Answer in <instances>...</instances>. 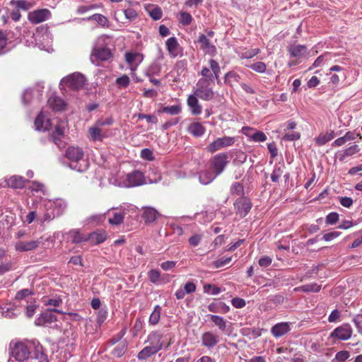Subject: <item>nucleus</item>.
<instances>
[{
    "label": "nucleus",
    "instance_id": "nucleus-1",
    "mask_svg": "<svg viewBox=\"0 0 362 362\" xmlns=\"http://www.w3.org/2000/svg\"><path fill=\"white\" fill-rule=\"evenodd\" d=\"M209 68L203 66L200 75V78L197 84L194 93L201 100L209 101L214 98L215 92L209 86L214 83V80L220 81L219 75L221 74V67L219 64L214 59L209 60Z\"/></svg>",
    "mask_w": 362,
    "mask_h": 362
},
{
    "label": "nucleus",
    "instance_id": "nucleus-2",
    "mask_svg": "<svg viewBox=\"0 0 362 362\" xmlns=\"http://www.w3.org/2000/svg\"><path fill=\"white\" fill-rule=\"evenodd\" d=\"M110 40L111 37L107 35H101L97 38L90 54L93 62H105L113 57L112 50L107 47Z\"/></svg>",
    "mask_w": 362,
    "mask_h": 362
},
{
    "label": "nucleus",
    "instance_id": "nucleus-3",
    "mask_svg": "<svg viewBox=\"0 0 362 362\" xmlns=\"http://www.w3.org/2000/svg\"><path fill=\"white\" fill-rule=\"evenodd\" d=\"M31 345L28 342L16 341L10 344L11 354L18 361H24L30 354Z\"/></svg>",
    "mask_w": 362,
    "mask_h": 362
},
{
    "label": "nucleus",
    "instance_id": "nucleus-4",
    "mask_svg": "<svg viewBox=\"0 0 362 362\" xmlns=\"http://www.w3.org/2000/svg\"><path fill=\"white\" fill-rule=\"evenodd\" d=\"M353 334V329L348 323H344L336 327L329 334L328 340L334 344L337 340L346 341L349 339Z\"/></svg>",
    "mask_w": 362,
    "mask_h": 362
},
{
    "label": "nucleus",
    "instance_id": "nucleus-5",
    "mask_svg": "<svg viewBox=\"0 0 362 362\" xmlns=\"http://www.w3.org/2000/svg\"><path fill=\"white\" fill-rule=\"evenodd\" d=\"M235 142V138L233 136H223L217 138L213 142L210 143L206 147V150L209 153H214L223 148L233 146Z\"/></svg>",
    "mask_w": 362,
    "mask_h": 362
},
{
    "label": "nucleus",
    "instance_id": "nucleus-6",
    "mask_svg": "<svg viewBox=\"0 0 362 362\" xmlns=\"http://www.w3.org/2000/svg\"><path fill=\"white\" fill-rule=\"evenodd\" d=\"M54 313H62L61 310L57 309L46 310L35 319V325L37 326L50 327L53 322L57 320Z\"/></svg>",
    "mask_w": 362,
    "mask_h": 362
},
{
    "label": "nucleus",
    "instance_id": "nucleus-7",
    "mask_svg": "<svg viewBox=\"0 0 362 362\" xmlns=\"http://www.w3.org/2000/svg\"><path fill=\"white\" fill-rule=\"evenodd\" d=\"M10 5L14 7V8L11 11L10 16L15 22L18 21L21 18L20 10L26 11L33 6L31 3L25 0H11L10 1Z\"/></svg>",
    "mask_w": 362,
    "mask_h": 362
},
{
    "label": "nucleus",
    "instance_id": "nucleus-8",
    "mask_svg": "<svg viewBox=\"0 0 362 362\" xmlns=\"http://www.w3.org/2000/svg\"><path fill=\"white\" fill-rule=\"evenodd\" d=\"M228 156L225 153L216 154L211 160V167L216 175L221 174L228 163Z\"/></svg>",
    "mask_w": 362,
    "mask_h": 362
},
{
    "label": "nucleus",
    "instance_id": "nucleus-9",
    "mask_svg": "<svg viewBox=\"0 0 362 362\" xmlns=\"http://www.w3.org/2000/svg\"><path fill=\"white\" fill-rule=\"evenodd\" d=\"M252 203L246 197L242 196L234 202V206L236 210V214L240 218H244L250 212L252 208Z\"/></svg>",
    "mask_w": 362,
    "mask_h": 362
},
{
    "label": "nucleus",
    "instance_id": "nucleus-10",
    "mask_svg": "<svg viewBox=\"0 0 362 362\" xmlns=\"http://www.w3.org/2000/svg\"><path fill=\"white\" fill-rule=\"evenodd\" d=\"M42 241L40 240H32L29 241L18 240L15 243L14 247L15 250L19 252H30L39 247Z\"/></svg>",
    "mask_w": 362,
    "mask_h": 362
},
{
    "label": "nucleus",
    "instance_id": "nucleus-11",
    "mask_svg": "<svg viewBox=\"0 0 362 362\" xmlns=\"http://www.w3.org/2000/svg\"><path fill=\"white\" fill-rule=\"evenodd\" d=\"M50 16V11L47 8H43L29 13L28 18L33 24H38L47 20Z\"/></svg>",
    "mask_w": 362,
    "mask_h": 362
},
{
    "label": "nucleus",
    "instance_id": "nucleus-12",
    "mask_svg": "<svg viewBox=\"0 0 362 362\" xmlns=\"http://www.w3.org/2000/svg\"><path fill=\"white\" fill-rule=\"evenodd\" d=\"M64 83L71 89H79L85 84V77L81 74H73L64 79Z\"/></svg>",
    "mask_w": 362,
    "mask_h": 362
},
{
    "label": "nucleus",
    "instance_id": "nucleus-13",
    "mask_svg": "<svg viewBox=\"0 0 362 362\" xmlns=\"http://www.w3.org/2000/svg\"><path fill=\"white\" fill-rule=\"evenodd\" d=\"M166 49L172 58H175L182 54V48L179 45L175 37L168 38L165 42Z\"/></svg>",
    "mask_w": 362,
    "mask_h": 362
},
{
    "label": "nucleus",
    "instance_id": "nucleus-14",
    "mask_svg": "<svg viewBox=\"0 0 362 362\" xmlns=\"http://www.w3.org/2000/svg\"><path fill=\"white\" fill-rule=\"evenodd\" d=\"M198 42L200 44L201 49L211 57H214L216 54V48L212 45L206 36L204 34H201L198 38Z\"/></svg>",
    "mask_w": 362,
    "mask_h": 362
},
{
    "label": "nucleus",
    "instance_id": "nucleus-15",
    "mask_svg": "<svg viewBox=\"0 0 362 362\" xmlns=\"http://www.w3.org/2000/svg\"><path fill=\"white\" fill-rule=\"evenodd\" d=\"M65 156L71 161L77 163L83 160L84 153L81 148L71 146L66 149Z\"/></svg>",
    "mask_w": 362,
    "mask_h": 362
},
{
    "label": "nucleus",
    "instance_id": "nucleus-16",
    "mask_svg": "<svg viewBox=\"0 0 362 362\" xmlns=\"http://www.w3.org/2000/svg\"><path fill=\"white\" fill-rule=\"evenodd\" d=\"M218 336L214 332L211 331L206 332L202 335V344L204 346L210 349L218 343Z\"/></svg>",
    "mask_w": 362,
    "mask_h": 362
},
{
    "label": "nucleus",
    "instance_id": "nucleus-17",
    "mask_svg": "<svg viewBox=\"0 0 362 362\" xmlns=\"http://www.w3.org/2000/svg\"><path fill=\"white\" fill-rule=\"evenodd\" d=\"M88 134L90 139L93 141H103V139L107 136L106 132H104L96 122L88 128Z\"/></svg>",
    "mask_w": 362,
    "mask_h": 362
},
{
    "label": "nucleus",
    "instance_id": "nucleus-18",
    "mask_svg": "<svg viewBox=\"0 0 362 362\" xmlns=\"http://www.w3.org/2000/svg\"><path fill=\"white\" fill-rule=\"evenodd\" d=\"M187 104L189 107L192 115H199L202 113V106L198 100V97L194 93L188 96Z\"/></svg>",
    "mask_w": 362,
    "mask_h": 362
},
{
    "label": "nucleus",
    "instance_id": "nucleus-19",
    "mask_svg": "<svg viewBox=\"0 0 362 362\" xmlns=\"http://www.w3.org/2000/svg\"><path fill=\"white\" fill-rule=\"evenodd\" d=\"M291 330L288 322H279L272 327L271 333L275 338H279L285 335Z\"/></svg>",
    "mask_w": 362,
    "mask_h": 362
},
{
    "label": "nucleus",
    "instance_id": "nucleus-20",
    "mask_svg": "<svg viewBox=\"0 0 362 362\" xmlns=\"http://www.w3.org/2000/svg\"><path fill=\"white\" fill-rule=\"evenodd\" d=\"M127 181L129 187H136L144 184V177L142 173L135 170L127 175Z\"/></svg>",
    "mask_w": 362,
    "mask_h": 362
},
{
    "label": "nucleus",
    "instance_id": "nucleus-21",
    "mask_svg": "<svg viewBox=\"0 0 362 362\" xmlns=\"http://www.w3.org/2000/svg\"><path fill=\"white\" fill-rule=\"evenodd\" d=\"M163 338V334L158 331L151 332L148 336L147 341L149 343V345L153 346L154 348H157V350L159 351L162 349L163 344L161 341Z\"/></svg>",
    "mask_w": 362,
    "mask_h": 362
},
{
    "label": "nucleus",
    "instance_id": "nucleus-22",
    "mask_svg": "<svg viewBox=\"0 0 362 362\" xmlns=\"http://www.w3.org/2000/svg\"><path fill=\"white\" fill-rule=\"evenodd\" d=\"M290 55L296 58H302L308 55V48L305 45H293L288 48Z\"/></svg>",
    "mask_w": 362,
    "mask_h": 362
},
{
    "label": "nucleus",
    "instance_id": "nucleus-23",
    "mask_svg": "<svg viewBox=\"0 0 362 362\" xmlns=\"http://www.w3.org/2000/svg\"><path fill=\"white\" fill-rule=\"evenodd\" d=\"M27 180L20 175H13L6 180L7 186L14 189L23 188Z\"/></svg>",
    "mask_w": 362,
    "mask_h": 362
},
{
    "label": "nucleus",
    "instance_id": "nucleus-24",
    "mask_svg": "<svg viewBox=\"0 0 362 362\" xmlns=\"http://www.w3.org/2000/svg\"><path fill=\"white\" fill-rule=\"evenodd\" d=\"M206 129L200 122L191 123L187 127V132L194 137H200L205 133Z\"/></svg>",
    "mask_w": 362,
    "mask_h": 362
},
{
    "label": "nucleus",
    "instance_id": "nucleus-25",
    "mask_svg": "<svg viewBox=\"0 0 362 362\" xmlns=\"http://www.w3.org/2000/svg\"><path fill=\"white\" fill-rule=\"evenodd\" d=\"M159 216L158 212L152 207H144L142 218L146 223H152L156 220Z\"/></svg>",
    "mask_w": 362,
    "mask_h": 362
},
{
    "label": "nucleus",
    "instance_id": "nucleus-26",
    "mask_svg": "<svg viewBox=\"0 0 362 362\" xmlns=\"http://www.w3.org/2000/svg\"><path fill=\"white\" fill-rule=\"evenodd\" d=\"M88 241H90L93 244L97 245L103 243L107 239L105 231H95L87 235Z\"/></svg>",
    "mask_w": 362,
    "mask_h": 362
},
{
    "label": "nucleus",
    "instance_id": "nucleus-27",
    "mask_svg": "<svg viewBox=\"0 0 362 362\" xmlns=\"http://www.w3.org/2000/svg\"><path fill=\"white\" fill-rule=\"evenodd\" d=\"M145 9L154 21H158L163 16L162 9L158 5L148 4L145 6Z\"/></svg>",
    "mask_w": 362,
    "mask_h": 362
},
{
    "label": "nucleus",
    "instance_id": "nucleus-28",
    "mask_svg": "<svg viewBox=\"0 0 362 362\" xmlns=\"http://www.w3.org/2000/svg\"><path fill=\"white\" fill-rule=\"evenodd\" d=\"M46 116L42 112H40L35 120V126L37 130H47L50 127V120L47 119L45 123Z\"/></svg>",
    "mask_w": 362,
    "mask_h": 362
},
{
    "label": "nucleus",
    "instance_id": "nucleus-29",
    "mask_svg": "<svg viewBox=\"0 0 362 362\" xmlns=\"http://www.w3.org/2000/svg\"><path fill=\"white\" fill-rule=\"evenodd\" d=\"M47 103L54 111H62L65 107L64 101L61 98L54 95L49 97Z\"/></svg>",
    "mask_w": 362,
    "mask_h": 362
},
{
    "label": "nucleus",
    "instance_id": "nucleus-30",
    "mask_svg": "<svg viewBox=\"0 0 362 362\" xmlns=\"http://www.w3.org/2000/svg\"><path fill=\"white\" fill-rule=\"evenodd\" d=\"M208 310L212 313H226L229 311V306L221 301L213 302L208 305Z\"/></svg>",
    "mask_w": 362,
    "mask_h": 362
},
{
    "label": "nucleus",
    "instance_id": "nucleus-31",
    "mask_svg": "<svg viewBox=\"0 0 362 362\" xmlns=\"http://www.w3.org/2000/svg\"><path fill=\"white\" fill-rule=\"evenodd\" d=\"M30 359L33 362H48L47 356L43 351L42 346L35 347L33 355L30 356Z\"/></svg>",
    "mask_w": 362,
    "mask_h": 362
},
{
    "label": "nucleus",
    "instance_id": "nucleus-32",
    "mask_svg": "<svg viewBox=\"0 0 362 362\" xmlns=\"http://www.w3.org/2000/svg\"><path fill=\"white\" fill-rule=\"evenodd\" d=\"M322 286L316 283L307 284L294 288L296 291H302L305 293H317L321 290Z\"/></svg>",
    "mask_w": 362,
    "mask_h": 362
},
{
    "label": "nucleus",
    "instance_id": "nucleus-33",
    "mask_svg": "<svg viewBox=\"0 0 362 362\" xmlns=\"http://www.w3.org/2000/svg\"><path fill=\"white\" fill-rule=\"evenodd\" d=\"M158 352L157 348L148 345L139 352L137 357L139 360H146Z\"/></svg>",
    "mask_w": 362,
    "mask_h": 362
},
{
    "label": "nucleus",
    "instance_id": "nucleus-34",
    "mask_svg": "<svg viewBox=\"0 0 362 362\" xmlns=\"http://www.w3.org/2000/svg\"><path fill=\"white\" fill-rule=\"evenodd\" d=\"M216 173H214V171L213 172L209 170H205L202 171L199 174V181L203 185H208L210 182H211L216 177Z\"/></svg>",
    "mask_w": 362,
    "mask_h": 362
},
{
    "label": "nucleus",
    "instance_id": "nucleus-35",
    "mask_svg": "<svg viewBox=\"0 0 362 362\" xmlns=\"http://www.w3.org/2000/svg\"><path fill=\"white\" fill-rule=\"evenodd\" d=\"M335 136L334 132L332 131L329 133L320 134L316 139L315 143L317 146H323L328 141L333 139Z\"/></svg>",
    "mask_w": 362,
    "mask_h": 362
},
{
    "label": "nucleus",
    "instance_id": "nucleus-36",
    "mask_svg": "<svg viewBox=\"0 0 362 362\" xmlns=\"http://www.w3.org/2000/svg\"><path fill=\"white\" fill-rule=\"evenodd\" d=\"M209 317L211 321L214 324V325L217 326L220 330L224 331L226 329V321L223 317L215 315H210Z\"/></svg>",
    "mask_w": 362,
    "mask_h": 362
},
{
    "label": "nucleus",
    "instance_id": "nucleus-37",
    "mask_svg": "<svg viewBox=\"0 0 362 362\" xmlns=\"http://www.w3.org/2000/svg\"><path fill=\"white\" fill-rule=\"evenodd\" d=\"M73 243H80L81 242H88L87 235H83L79 230H71L69 233Z\"/></svg>",
    "mask_w": 362,
    "mask_h": 362
},
{
    "label": "nucleus",
    "instance_id": "nucleus-38",
    "mask_svg": "<svg viewBox=\"0 0 362 362\" xmlns=\"http://www.w3.org/2000/svg\"><path fill=\"white\" fill-rule=\"evenodd\" d=\"M139 57L138 53L134 52H127L125 54V60L127 63L130 66L131 70L134 71L136 69L137 64H135L136 59Z\"/></svg>",
    "mask_w": 362,
    "mask_h": 362
},
{
    "label": "nucleus",
    "instance_id": "nucleus-39",
    "mask_svg": "<svg viewBox=\"0 0 362 362\" xmlns=\"http://www.w3.org/2000/svg\"><path fill=\"white\" fill-rule=\"evenodd\" d=\"M161 307L158 305L154 307L153 311L149 317V323L156 325L158 323L160 318Z\"/></svg>",
    "mask_w": 362,
    "mask_h": 362
},
{
    "label": "nucleus",
    "instance_id": "nucleus-40",
    "mask_svg": "<svg viewBox=\"0 0 362 362\" xmlns=\"http://www.w3.org/2000/svg\"><path fill=\"white\" fill-rule=\"evenodd\" d=\"M124 214L123 212H115L112 216L109 218L108 223L112 226H118L123 223Z\"/></svg>",
    "mask_w": 362,
    "mask_h": 362
},
{
    "label": "nucleus",
    "instance_id": "nucleus-41",
    "mask_svg": "<svg viewBox=\"0 0 362 362\" xmlns=\"http://www.w3.org/2000/svg\"><path fill=\"white\" fill-rule=\"evenodd\" d=\"M285 165L284 164L276 166L271 175V180L274 182H278L279 181V178L281 175H284Z\"/></svg>",
    "mask_w": 362,
    "mask_h": 362
},
{
    "label": "nucleus",
    "instance_id": "nucleus-42",
    "mask_svg": "<svg viewBox=\"0 0 362 362\" xmlns=\"http://www.w3.org/2000/svg\"><path fill=\"white\" fill-rule=\"evenodd\" d=\"M127 349V345L126 341H121L114 348L112 354L114 356L121 357L125 354Z\"/></svg>",
    "mask_w": 362,
    "mask_h": 362
},
{
    "label": "nucleus",
    "instance_id": "nucleus-43",
    "mask_svg": "<svg viewBox=\"0 0 362 362\" xmlns=\"http://www.w3.org/2000/svg\"><path fill=\"white\" fill-rule=\"evenodd\" d=\"M245 66L259 74L265 73L267 70V65L262 62H257L253 64H246Z\"/></svg>",
    "mask_w": 362,
    "mask_h": 362
},
{
    "label": "nucleus",
    "instance_id": "nucleus-44",
    "mask_svg": "<svg viewBox=\"0 0 362 362\" xmlns=\"http://www.w3.org/2000/svg\"><path fill=\"white\" fill-rule=\"evenodd\" d=\"M182 111L181 105L163 107L161 110L162 112L167 113L170 115H177Z\"/></svg>",
    "mask_w": 362,
    "mask_h": 362
},
{
    "label": "nucleus",
    "instance_id": "nucleus-45",
    "mask_svg": "<svg viewBox=\"0 0 362 362\" xmlns=\"http://www.w3.org/2000/svg\"><path fill=\"white\" fill-rule=\"evenodd\" d=\"M230 194L235 196H242L244 194V187L240 182H234L230 187Z\"/></svg>",
    "mask_w": 362,
    "mask_h": 362
},
{
    "label": "nucleus",
    "instance_id": "nucleus-46",
    "mask_svg": "<svg viewBox=\"0 0 362 362\" xmlns=\"http://www.w3.org/2000/svg\"><path fill=\"white\" fill-rule=\"evenodd\" d=\"M350 357L349 351L342 350L338 351L332 360V362H345Z\"/></svg>",
    "mask_w": 362,
    "mask_h": 362
},
{
    "label": "nucleus",
    "instance_id": "nucleus-47",
    "mask_svg": "<svg viewBox=\"0 0 362 362\" xmlns=\"http://www.w3.org/2000/svg\"><path fill=\"white\" fill-rule=\"evenodd\" d=\"M160 71L161 66L158 63H153L149 66L146 74L147 76L151 77L154 75H158Z\"/></svg>",
    "mask_w": 362,
    "mask_h": 362
},
{
    "label": "nucleus",
    "instance_id": "nucleus-48",
    "mask_svg": "<svg viewBox=\"0 0 362 362\" xmlns=\"http://www.w3.org/2000/svg\"><path fill=\"white\" fill-rule=\"evenodd\" d=\"M149 281L153 284H158L160 281V272L157 269H151L148 272Z\"/></svg>",
    "mask_w": 362,
    "mask_h": 362
},
{
    "label": "nucleus",
    "instance_id": "nucleus-49",
    "mask_svg": "<svg viewBox=\"0 0 362 362\" xmlns=\"http://www.w3.org/2000/svg\"><path fill=\"white\" fill-rule=\"evenodd\" d=\"M266 134L261 131H257L255 129V132L251 136V140L255 142H264L267 140Z\"/></svg>",
    "mask_w": 362,
    "mask_h": 362
},
{
    "label": "nucleus",
    "instance_id": "nucleus-50",
    "mask_svg": "<svg viewBox=\"0 0 362 362\" xmlns=\"http://www.w3.org/2000/svg\"><path fill=\"white\" fill-rule=\"evenodd\" d=\"M88 20H93L102 26L106 25L108 22V20L105 16L99 13L92 15L88 18Z\"/></svg>",
    "mask_w": 362,
    "mask_h": 362
},
{
    "label": "nucleus",
    "instance_id": "nucleus-51",
    "mask_svg": "<svg viewBox=\"0 0 362 362\" xmlns=\"http://www.w3.org/2000/svg\"><path fill=\"white\" fill-rule=\"evenodd\" d=\"M204 292L211 295H217L220 293L221 288L216 285L206 284L204 286Z\"/></svg>",
    "mask_w": 362,
    "mask_h": 362
},
{
    "label": "nucleus",
    "instance_id": "nucleus-52",
    "mask_svg": "<svg viewBox=\"0 0 362 362\" xmlns=\"http://www.w3.org/2000/svg\"><path fill=\"white\" fill-rule=\"evenodd\" d=\"M116 84L119 88H127L130 83L129 77L127 75H123L116 79Z\"/></svg>",
    "mask_w": 362,
    "mask_h": 362
},
{
    "label": "nucleus",
    "instance_id": "nucleus-53",
    "mask_svg": "<svg viewBox=\"0 0 362 362\" xmlns=\"http://www.w3.org/2000/svg\"><path fill=\"white\" fill-rule=\"evenodd\" d=\"M179 21L183 25H188L192 21V17L190 13L187 12H181Z\"/></svg>",
    "mask_w": 362,
    "mask_h": 362
},
{
    "label": "nucleus",
    "instance_id": "nucleus-54",
    "mask_svg": "<svg viewBox=\"0 0 362 362\" xmlns=\"http://www.w3.org/2000/svg\"><path fill=\"white\" fill-rule=\"evenodd\" d=\"M124 14L127 19L132 21L138 17L136 11L132 8H128L124 10Z\"/></svg>",
    "mask_w": 362,
    "mask_h": 362
},
{
    "label": "nucleus",
    "instance_id": "nucleus-55",
    "mask_svg": "<svg viewBox=\"0 0 362 362\" xmlns=\"http://www.w3.org/2000/svg\"><path fill=\"white\" fill-rule=\"evenodd\" d=\"M339 221V214L337 212H331L326 216L325 222L328 225H334Z\"/></svg>",
    "mask_w": 362,
    "mask_h": 362
},
{
    "label": "nucleus",
    "instance_id": "nucleus-56",
    "mask_svg": "<svg viewBox=\"0 0 362 362\" xmlns=\"http://www.w3.org/2000/svg\"><path fill=\"white\" fill-rule=\"evenodd\" d=\"M7 45V37L6 35L0 30V54L5 52V48Z\"/></svg>",
    "mask_w": 362,
    "mask_h": 362
},
{
    "label": "nucleus",
    "instance_id": "nucleus-57",
    "mask_svg": "<svg viewBox=\"0 0 362 362\" xmlns=\"http://www.w3.org/2000/svg\"><path fill=\"white\" fill-rule=\"evenodd\" d=\"M144 328L143 323L140 319H136L133 327V335L136 336L142 331Z\"/></svg>",
    "mask_w": 362,
    "mask_h": 362
},
{
    "label": "nucleus",
    "instance_id": "nucleus-58",
    "mask_svg": "<svg viewBox=\"0 0 362 362\" xmlns=\"http://www.w3.org/2000/svg\"><path fill=\"white\" fill-rule=\"evenodd\" d=\"M141 157L147 160H154L153 152L148 148H144L141 151Z\"/></svg>",
    "mask_w": 362,
    "mask_h": 362
},
{
    "label": "nucleus",
    "instance_id": "nucleus-59",
    "mask_svg": "<svg viewBox=\"0 0 362 362\" xmlns=\"http://www.w3.org/2000/svg\"><path fill=\"white\" fill-rule=\"evenodd\" d=\"M300 134L299 132H295L286 134L284 136L283 139L285 141H291L298 140L300 139Z\"/></svg>",
    "mask_w": 362,
    "mask_h": 362
},
{
    "label": "nucleus",
    "instance_id": "nucleus-60",
    "mask_svg": "<svg viewBox=\"0 0 362 362\" xmlns=\"http://www.w3.org/2000/svg\"><path fill=\"white\" fill-rule=\"evenodd\" d=\"M341 233L338 231H333L330 233H327L323 235L322 240L325 241H330L334 238H338L341 235Z\"/></svg>",
    "mask_w": 362,
    "mask_h": 362
},
{
    "label": "nucleus",
    "instance_id": "nucleus-61",
    "mask_svg": "<svg viewBox=\"0 0 362 362\" xmlns=\"http://www.w3.org/2000/svg\"><path fill=\"white\" fill-rule=\"evenodd\" d=\"M231 303L232 305L236 308H242L246 305L245 300L244 299L238 297L233 298Z\"/></svg>",
    "mask_w": 362,
    "mask_h": 362
},
{
    "label": "nucleus",
    "instance_id": "nucleus-62",
    "mask_svg": "<svg viewBox=\"0 0 362 362\" xmlns=\"http://www.w3.org/2000/svg\"><path fill=\"white\" fill-rule=\"evenodd\" d=\"M272 262V259L269 256H263L259 259V265L262 267H269Z\"/></svg>",
    "mask_w": 362,
    "mask_h": 362
},
{
    "label": "nucleus",
    "instance_id": "nucleus-63",
    "mask_svg": "<svg viewBox=\"0 0 362 362\" xmlns=\"http://www.w3.org/2000/svg\"><path fill=\"white\" fill-rule=\"evenodd\" d=\"M196 285L193 282L189 281L185 284L183 290L186 294H190L194 293L196 291Z\"/></svg>",
    "mask_w": 362,
    "mask_h": 362
},
{
    "label": "nucleus",
    "instance_id": "nucleus-64",
    "mask_svg": "<svg viewBox=\"0 0 362 362\" xmlns=\"http://www.w3.org/2000/svg\"><path fill=\"white\" fill-rule=\"evenodd\" d=\"M259 52H260V50L258 48L252 49H250L249 51H247V52L243 53L241 57L245 58V59H250V58H252V57L256 56L257 54H258L259 53Z\"/></svg>",
    "mask_w": 362,
    "mask_h": 362
}]
</instances>
